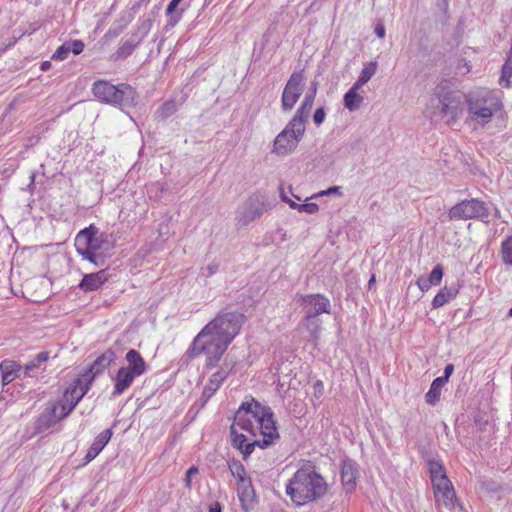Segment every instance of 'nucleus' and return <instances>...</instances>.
Segmentation results:
<instances>
[{
    "label": "nucleus",
    "mask_w": 512,
    "mask_h": 512,
    "mask_svg": "<svg viewBox=\"0 0 512 512\" xmlns=\"http://www.w3.org/2000/svg\"><path fill=\"white\" fill-rule=\"evenodd\" d=\"M232 446L246 460L255 447L268 448L279 439L274 413L253 397L241 403L230 427Z\"/></svg>",
    "instance_id": "nucleus-1"
},
{
    "label": "nucleus",
    "mask_w": 512,
    "mask_h": 512,
    "mask_svg": "<svg viewBox=\"0 0 512 512\" xmlns=\"http://www.w3.org/2000/svg\"><path fill=\"white\" fill-rule=\"evenodd\" d=\"M244 320L245 316L241 313H219L195 336L186 351L187 357L195 358L204 354L206 366L215 367L240 332Z\"/></svg>",
    "instance_id": "nucleus-2"
},
{
    "label": "nucleus",
    "mask_w": 512,
    "mask_h": 512,
    "mask_svg": "<svg viewBox=\"0 0 512 512\" xmlns=\"http://www.w3.org/2000/svg\"><path fill=\"white\" fill-rule=\"evenodd\" d=\"M328 483L313 466L299 468L286 485V493L297 506L317 502L328 492Z\"/></svg>",
    "instance_id": "nucleus-3"
},
{
    "label": "nucleus",
    "mask_w": 512,
    "mask_h": 512,
    "mask_svg": "<svg viewBox=\"0 0 512 512\" xmlns=\"http://www.w3.org/2000/svg\"><path fill=\"white\" fill-rule=\"evenodd\" d=\"M468 120L482 126L489 123L493 115L502 108L496 94L488 89H479L466 96Z\"/></svg>",
    "instance_id": "nucleus-4"
},
{
    "label": "nucleus",
    "mask_w": 512,
    "mask_h": 512,
    "mask_svg": "<svg viewBox=\"0 0 512 512\" xmlns=\"http://www.w3.org/2000/svg\"><path fill=\"white\" fill-rule=\"evenodd\" d=\"M92 92L98 100L119 107H129L136 99V91L130 85H114L106 80L96 81Z\"/></svg>",
    "instance_id": "nucleus-5"
},
{
    "label": "nucleus",
    "mask_w": 512,
    "mask_h": 512,
    "mask_svg": "<svg viewBox=\"0 0 512 512\" xmlns=\"http://www.w3.org/2000/svg\"><path fill=\"white\" fill-rule=\"evenodd\" d=\"M439 101L440 112L446 117V123L453 125L463 113V100L459 92L451 90L447 83H440L434 90Z\"/></svg>",
    "instance_id": "nucleus-6"
},
{
    "label": "nucleus",
    "mask_w": 512,
    "mask_h": 512,
    "mask_svg": "<svg viewBox=\"0 0 512 512\" xmlns=\"http://www.w3.org/2000/svg\"><path fill=\"white\" fill-rule=\"evenodd\" d=\"M290 120L285 128L276 136L273 142L272 152L278 156L291 154L302 140L305 133V125Z\"/></svg>",
    "instance_id": "nucleus-7"
},
{
    "label": "nucleus",
    "mask_w": 512,
    "mask_h": 512,
    "mask_svg": "<svg viewBox=\"0 0 512 512\" xmlns=\"http://www.w3.org/2000/svg\"><path fill=\"white\" fill-rule=\"evenodd\" d=\"M448 217L450 220L481 219L488 222L489 210L484 201L471 198L452 206L448 212Z\"/></svg>",
    "instance_id": "nucleus-8"
},
{
    "label": "nucleus",
    "mask_w": 512,
    "mask_h": 512,
    "mask_svg": "<svg viewBox=\"0 0 512 512\" xmlns=\"http://www.w3.org/2000/svg\"><path fill=\"white\" fill-rule=\"evenodd\" d=\"M304 76L302 72H294L288 79L281 96V108L283 111H291L304 88Z\"/></svg>",
    "instance_id": "nucleus-9"
},
{
    "label": "nucleus",
    "mask_w": 512,
    "mask_h": 512,
    "mask_svg": "<svg viewBox=\"0 0 512 512\" xmlns=\"http://www.w3.org/2000/svg\"><path fill=\"white\" fill-rule=\"evenodd\" d=\"M297 303L303 307L305 316L309 318L318 317L322 313L330 314V300L322 294L299 295Z\"/></svg>",
    "instance_id": "nucleus-10"
},
{
    "label": "nucleus",
    "mask_w": 512,
    "mask_h": 512,
    "mask_svg": "<svg viewBox=\"0 0 512 512\" xmlns=\"http://www.w3.org/2000/svg\"><path fill=\"white\" fill-rule=\"evenodd\" d=\"M266 210L265 202L260 196L249 197L237 213V220L241 225H248L262 216Z\"/></svg>",
    "instance_id": "nucleus-11"
},
{
    "label": "nucleus",
    "mask_w": 512,
    "mask_h": 512,
    "mask_svg": "<svg viewBox=\"0 0 512 512\" xmlns=\"http://www.w3.org/2000/svg\"><path fill=\"white\" fill-rule=\"evenodd\" d=\"M433 491L436 503L448 509H453L457 504L455 491L448 477H442L438 483L433 484Z\"/></svg>",
    "instance_id": "nucleus-12"
},
{
    "label": "nucleus",
    "mask_w": 512,
    "mask_h": 512,
    "mask_svg": "<svg viewBox=\"0 0 512 512\" xmlns=\"http://www.w3.org/2000/svg\"><path fill=\"white\" fill-rule=\"evenodd\" d=\"M97 233L98 228L94 225L80 230L75 238L76 251L97 252L100 249V242L96 238Z\"/></svg>",
    "instance_id": "nucleus-13"
},
{
    "label": "nucleus",
    "mask_w": 512,
    "mask_h": 512,
    "mask_svg": "<svg viewBox=\"0 0 512 512\" xmlns=\"http://www.w3.org/2000/svg\"><path fill=\"white\" fill-rule=\"evenodd\" d=\"M232 368L233 362H227V359H225V362L221 365V367L211 375L202 392V398H204V402H207L220 388L221 384L227 378Z\"/></svg>",
    "instance_id": "nucleus-14"
},
{
    "label": "nucleus",
    "mask_w": 512,
    "mask_h": 512,
    "mask_svg": "<svg viewBox=\"0 0 512 512\" xmlns=\"http://www.w3.org/2000/svg\"><path fill=\"white\" fill-rule=\"evenodd\" d=\"M60 420L62 419L58 415V405L49 402L35 421V432L44 433Z\"/></svg>",
    "instance_id": "nucleus-15"
},
{
    "label": "nucleus",
    "mask_w": 512,
    "mask_h": 512,
    "mask_svg": "<svg viewBox=\"0 0 512 512\" xmlns=\"http://www.w3.org/2000/svg\"><path fill=\"white\" fill-rule=\"evenodd\" d=\"M115 354L112 350L105 351L102 355L98 356L91 366L82 374L84 380L92 383L95 377L101 374L114 360Z\"/></svg>",
    "instance_id": "nucleus-16"
},
{
    "label": "nucleus",
    "mask_w": 512,
    "mask_h": 512,
    "mask_svg": "<svg viewBox=\"0 0 512 512\" xmlns=\"http://www.w3.org/2000/svg\"><path fill=\"white\" fill-rule=\"evenodd\" d=\"M358 478V465L356 462L345 459L341 468V481L346 492H352L356 487Z\"/></svg>",
    "instance_id": "nucleus-17"
},
{
    "label": "nucleus",
    "mask_w": 512,
    "mask_h": 512,
    "mask_svg": "<svg viewBox=\"0 0 512 512\" xmlns=\"http://www.w3.org/2000/svg\"><path fill=\"white\" fill-rule=\"evenodd\" d=\"M138 377V375L134 374L126 367H121L113 379L114 389L112 395L114 397L122 395L133 384V381Z\"/></svg>",
    "instance_id": "nucleus-18"
},
{
    "label": "nucleus",
    "mask_w": 512,
    "mask_h": 512,
    "mask_svg": "<svg viewBox=\"0 0 512 512\" xmlns=\"http://www.w3.org/2000/svg\"><path fill=\"white\" fill-rule=\"evenodd\" d=\"M141 44L137 35H130L127 39H122L117 50L111 55V60L121 61L127 59L133 54L135 49Z\"/></svg>",
    "instance_id": "nucleus-19"
},
{
    "label": "nucleus",
    "mask_w": 512,
    "mask_h": 512,
    "mask_svg": "<svg viewBox=\"0 0 512 512\" xmlns=\"http://www.w3.org/2000/svg\"><path fill=\"white\" fill-rule=\"evenodd\" d=\"M107 280V272L105 270H100L96 273L85 274L78 286L84 292L96 291Z\"/></svg>",
    "instance_id": "nucleus-20"
},
{
    "label": "nucleus",
    "mask_w": 512,
    "mask_h": 512,
    "mask_svg": "<svg viewBox=\"0 0 512 512\" xmlns=\"http://www.w3.org/2000/svg\"><path fill=\"white\" fill-rule=\"evenodd\" d=\"M125 361L127 362V366L125 367L134 374L142 376L146 373L147 364L137 350L130 349L125 355Z\"/></svg>",
    "instance_id": "nucleus-21"
},
{
    "label": "nucleus",
    "mask_w": 512,
    "mask_h": 512,
    "mask_svg": "<svg viewBox=\"0 0 512 512\" xmlns=\"http://www.w3.org/2000/svg\"><path fill=\"white\" fill-rule=\"evenodd\" d=\"M90 386L91 383L85 381L84 377L81 375L65 390L64 394L71 398V400L77 405L89 391Z\"/></svg>",
    "instance_id": "nucleus-22"
},
{
    "label": "nucleus",
    "mask_w": 512,
    "mask_h": 512,
    "mask_svg": "<svg viewBox=\"0 0 512 512\" xmlns=\"http://www.w3.org/2000/svg\"><path fill=\"white\" fill-rule=\"evenodd\" d=\"M112 436V430L106 429L102 431L93 441L91 447L89 448L86 456L85 463H89L103 450V448L108 444L109 440Z\"/></svg>",
    "instance_id": "nucleus-23"
},
{
    "label": "nucleus",
    "mask_w": 512,
    "mask_h": 512,
    "mask_svg": "<svg viewBox=\"0 0 512 512\" xmlns=\"http://www.w3.org/2000/svg\"><path fill=\"white\" fill-rule=\"evenodd\" d=\"M0 372L2 384L7 385L20 376L21 366L13 360L5 359L0 363Z\"/></svg>",
    "instance_id": "nucleus-24"
},
{
    "label": "nucleus",
    "mask_w": 512,
    "mask_h": 512,
    "mask_svg": "<svg viewBox=\"0 0 512 512\" xmlns=\"http://www.w3.org/2000/svg\"><path fill=\"white\" fill-rule=\"evenodd\" d=\"M314 100H315V91L306 93L301 105L297 109L292 120H296V121H298L297 123H299L301 125H305L309 118L312 106L314 104Z\"/></svg>",
    "instance_id": "nucleus-25"
},
{
    "label": "nucleus",
    "mask_w": 512,
    "mask_h": 512,
    "mask_svg": "<svg viewBox=\"0 0 512 512\" xmlns=\"http://www.w3.org/2000/svg\"><path fill=\"white\" fill-rule=\"evenodd\" d=\"M459 292V285L452 284L442 288L433 298L432 307L437 309L444 306L451 299H454Z\"/></svg>",
    "instance_id": "nucleus-26"
},
{
    "label": "nucleus",
    "mask_w": 512,
    "mask_h": 512,
    "mask_svg": "<svg viewBox=\"0 0 512 512\" xmlns=\"http://www.w3.org/2000/svg\"><path fill=\"white\" fill-rule=\"evenodd\" d=\"M359 89L360 87H356V85L353 84L352 87L344 94V107L351 112L358 110L363 103L364 99L359 95Z\"/></svg>",
    "instance_id": "nucleus-27"
},
{
    "label": "nucleus",
    "mask_w": 512,
    "mask_h": 512,
    "mask_svg": "<svg viewBox=\"0 0 512 512\" xmlns=\"http://www.w3.org/2000/svg\"><path fill=\"white\" fill-rule=\"evenodd\" d=\"M183 0H171L166 8V15L168 17L167 24L165 26L166 31H168L170 28L175 27L179 21L182 18V14L184 12V9H177L178 5Z\"/></svg>",
    "instance_id": "nucleus-28"
},
{
    "label": "nucleus",
    "mask_w": 512,
    "mask_h": 512,
    "mask_svg": "<svg viewBox=\"0 0 512 512\" xmlns=\"http://www.w3.org/2000/svg\"><path fill=\"white\" fill-rule=\"evenodd\" d=\"M49 359L48 352L38 353L31 361H29L24 367V376L33 377L36 375V370L40 368L41 364L45 363Z\"/></svg>",
    "instance_id": "nucleus-29"
},
{
    "label": "nucleus",
    "mask_w": 512,
    "mask_h": 512,
    "mask_svg": "<svg viewBox=\"0 0 512 512\" xmlns=\"http://www.w3.org/2000/svg\"><path fill=\"white\" fill-rule=\"evenodd\" d=\"M182 104V101L180 103H177L174 99H169L166 102H164L156 111V118L158 120H165L172 116L177 110L178 107Z\"/></svg>",
    "instance_id": "nucleus-30"
},
{
    "label": "nucleus",
    "mask_w": 512,
    "mask_h": 512,
    "mask_svg": "<svg viewBox=\"0 0 512 512\" xmlns=\"http://www.w3.org/2000/svg\"><path fill=\"white\" fill-rule=\"evenodd\" d=\"M446 383L438 377L433 380L428 392L425 395V400L430 405H435L440 399L442 387Z\"/></svg>",
    "instance_id": "nucleus-31"
},
{
    "label": "nucleus",
    "mask_w": 512,
    "mask_h": 512,
    "mask_svg": "<svg viewBox=\"0 0 512 512\" xmlns=\"http://www.w3.org/2000/svg\"><path fill=\"white\" fill-rule=\"evenodd\" d=\"M378 64L376 61H371L368 64L364 66V68L361 70V73L357 79V81L354 83L356 87H362L365 85L376 73Z\"/></svg>",
    "instance_id": "nucleus-32"
},
{
    "label": "nucleus",
    "mask_w": 512,
    "mask_h": 512,
    "mask_svg": "<svg viewBox=\"0 0 512 512\" xmlns=\"http://www.w3.org/2000/svg\"><path fill=\"white\" fill-rule=\"evenodd\" d=\"M229 470L233 477L237 479L242 484L248 483L250 484L249 477L246 476V470L243 464L238 460H232L229 462Z\"/></svg>",
    "instance_id": "nucleus-33"
},
{
    "label": "nucleus",
    "mask_w": 512,
    "mask_h": 512,
    "mask_svg": "<svg viewBox=\"0 0 512 512\" xmlns=\"http://www.w3.org/2000/svg\"><path fill=\"white\" fill-rule=\"evenodd\" d=\"M54 403L58 405V415L61 419L66 418L77 406L66 394H63L61 399Z\"/></svg>",
    "instance_id": "nucleus-34"
},
{
    "label": "nucleus",
    "mask_w": 512,
    "mask_h": 512,
    "mask_svg": "<svg viewBox=\"0 0 512 512\" xmlns=\"http://www.w3.org/2000/svg\"><path fill=\"white\" fill-rule=\"evenodd\" d=\"M500 255L503 263L511 267L512 266V236L506 237L502 243L500 248Z\"/></svg>",
    "instance_id": "nucleus-35"
},
{
    "label": "nucleus",
    "mask_w": 512,
    "mask_h": 512,
    "mask_svg": "<svg viewBox=\"0 0 512 512\" xmlns=\"http://www.w3.org/2000/svg\"><path fill=\"white\" fill-rule=\"evenodd\" d=\"M429 472L432 485L438 483V480L442 479V477H447L443 465L438 461L429 462Z\"/></svg>",
    "instance_id": "nucleus-36"
},
{
    "label": "nucleus",
    "mask_w": 512,
    "mask_h": 512,
    "mask_svg": "<svg viewBox=\"0 0 512 512\" xmlns=\"http://www.w3.org/2000/svg\"><path fill=\"white\" fill-rule=\"evenodd\" d=\"M305 328L310 332V336L313 340H317L320 333L321 322L318 317L309 318L305 316Z\"/></svg>",
    "instance_id": "nucleus-37"
},
{
    "label": "nucleus",
    "mask_w": 512,
    "mask_h": 512,
    "mask_svg": "<svg viewBox=\"0 0 512 512\" xmlns=\"http://www.w3.org/2000/svg\"><path fill=\"white\" fill-rule=\"evenodd\" d=\"M512 77V62L508 58L502 66L501 76L499 78V84L502 87L508 88L510 86V78Z\"/></svg>",
    "instance_id": "nucleus-38"
},
{
    "label": "nucleus",
    "mask_w": 512,
    "mask_h": 512,
    "mask_svg": "<svg viewBox=\"0 0 512 512\" xmlns=\"http://www.w3.org/2000/svg\"><path fill=\"white\" fill-rule=\"evenodd\" d=\"M77 253L85 260L94 264L97 267H101L105 263L104 257L97 252H89V251H77Z\"/></svg>",
    "instance_id": "nucleus-39"
},
{
    "label": "nucleus",
    "mask_w": 512,
    "mask_h": 512,
    "mask_svg": "<svg viewBox=\"0 0 512 512\" xmlns=\"http://www.w3.org/2000/svg\"><path fill=\"white\" fill-rule=\"evenodd\" d=\"M152 26H153V21H152V19L148 18V19L144 20L141 24H139L137 26V28L135 29V31H133L131 34L134 36L137 35V38H139V40L142 42L143 39L150 32Z\"/></svg>",
    "instance_id": "nucleus-40"
},
{
    "label": "nucleus",
    "mask_w": 512,
    "mask_h": 512,
    "mask_svg": "<svg viewBox=\"0 0 512 512\" xmlns=\"http://www.w3.org/2000/svg\"><path fill=\"white\" fill-rule=\"evenodd\" d=\"M442 277L443 267L438 264L433 268L428 279L430 280V283H432L434 286H437L441 283Z\"/></svg>",
    "instance_id": "nucleus-41"
},
{
    "label": "nucleus",
    "mask_w": 512,
    "mask_h": 512,
    "mask_svg": "<svg viewBox=\"0 0 512 512\" xmlns=\"http://www.w3.org/2000/svg\"><path fill=\"white\" fill-rule=\"evenodd\" d=\"M69 53H70V49H69L68 43L65 42L60 47H58V49L52 55L51 59L62 61L68 57Z\"/></svg>",
    "instance_id": "nucleus-42"
},
{
    "label": "nucleus",
    "mask_w": 512,
    "mask_h": 512,
    "mask_svg": "<svg viewBox=\"0 0 512 512\" xmlns=\"http://www.w3.org/2000/svg\"><path fill=\"white\" fill-rule=\"evenodd\" d=\"M326 118V110L324 107H319L313 114V121L317 126H320Z\"/></svg>",
    "instance_id": "nucleus-43"
},
{
    "label": "nucleus",
    "mask_w": 512,
    "mask_h": 512,
    "mask_svg": "<svg viewBox=\"0 0 512 512\" xmlns=\"http://www.w3.org/2000/svg\"><path fill=\"white\" fill-rule=\"evenodd\" d=\"M70 52H72L75 55H78L83 52L84 50V43L81 40H73L71 42H67Z\"/></svg>",
    "instance_id": "nucleus-44"
},
{
    "label": "nucleus",
    "mask_w": 512,
    "mask_h": 512,
    "mask_svg": "<svg viewBox=\"0 0 512 512\" xmlns=\"http://www.w3.org/2000/svg\"><path fill=\"white\" fill-rule=\"evenodd\" d=\"M319 210V207L316 203H304L299 206V212H305L307 214H315Z\"/></svg>",
    "instance_id": "nucleus-45"
},
{
    "label": "nucleus",
    "mask_w": 512,
    "mask_h": 512,
    "mask_svg": "<svg viewBox=\"0 0 512 512\" xmlns=\"http://www.w3.org/2000/svg\"><path fill=\"white\" fill-rule=\"evenodd\" d=\"M456 69L459 74L465 75L471 71V66L468 61H466L465 59H461L458 61Z\"/></svg>",
    "instance_id": "nucleus-46"
},
{
    "label": "nucleus",
    "mask_w": 512,
    "mask_h": 512,
    "mask_svg": "<svg viewBox=\"0 0 512 512\" xmlns=\"http://www.w3.org/2000/svg\"><path fill=\"white\" fill-rule=\"evenodd\" d=\"M198 473V468L196 466L190 467L185 474L184 483L187 488H191V478L192 476L196 475Z\"/></svg>",
    "instance_id": "nucleus-47"
},
{
    "label": "nucleus",
    "mask_w": 512,
    "mask_h": 512,
    "mask_svg": "<svg viewBox=\"0 0 512 512\" xmlns=\"http://www.w3.org/2000/svg\"><path fill=\"white\" fill-rule=\"evenodd\" d=\"M218 269H219V264L213 262V263L207 265V267L203 269L202 275L207 278L211 277L218 271Z\"/></svg>",
    "instance_id": "nucleus-48"
},
{
    "label": "nucleus",
    "mask_w": 512,
    "mask_h": 512,
    "mask_svg": "<svg viewBox=\"0 0 512 512\" xmlns=\"http://www.w3.org/2000/svg\"><path fill=\"white\" fill-rule=\"evenodd\" d=\"M332 194L342 196L341 187L340 186L329 187L327 190L321 191L319 194L315 195V197L322 196V195H332Z\"/></svg>",
    "instance_id": "nucleus-49"
},
{
    "label": "nucleus",
    "mask_w": 512,
    "mask_h": 512,
    "mask_svg": "<svg viewBox=\"0 0 512 512\" xmlns=\"http://www.w3.org/2000/svg\"><path fill=\"white\" fill-rule=\"evenodd\" d=\"M123 27L110 28L104 35L105 39L112 40L118 37L123 32Z\"/></svg>",
    "instance_id": "nucleus-50"
},
{
    "label": "nucleus",
    "mask_w": 512,
    "mask_h": 512,
    "mask_svg": "<svg viewBox=\"0 0 512 512\" xmlns=\"http://www.w3.org/2000/svg\"><path fill=\"white\" fill-rule=\"evenodd\" d=\"M453 372H454V365L449 363L444 368V375L440 376L438 378L443 380L445 383H447Z\"/></svg>",
    "instance_id": "nucleus-51"
},
{
    "label": "nucleus",
    "mask_w": 512,
    "mask_h": 512,
    "mask_svg": "<svg viewBox=\"0 0 512 512\" xmlns=\"http://www.w3.org/2000/svg\"><path fill=\"white\" fill-rule=\"evenodd\" d=\"M313 389H314V396L316 398H320L324 393L323 382L321 380H317L313 385Z\"/></svg>",
    "instance_id": "nucleus-52"
},
{
    "label": "nucleus",
    "mask_w": 512,
    "mask_h": 512,
    "mask_svg": "<svg viewBox=\"0 0 512 512\" xmlns=\"http://www.w3.org/2000/svg\"><path fill=\"white\" fill-rule=\"evenodd\" d=\"M417 285H418L419 289L423 292L428 291L431 286H434L432 283H430L429 279H423V278H419L417 280Z\"/></svg>",
    "instance_id": "nucleus-53"
},
{
    "label": "nucleus",
    "mask_w": 512,
    "mask_h": 512,
    "mask_svg": "<svg viewBox=\"0 0 512 512\" xmlns=\"http://www.w3.org/2000/svg\"><path fill=\"white\" fill-rule=\"evenodd\" d=\"M281 197H282V200L285 201L289 205L290 208L296 209L299 211V206H301V204H298V203L294 202L293 200L289 199L283 193L281 194Z\"/></svg>",
    "instance_id": "nucleus-54"
},
{
    "label": "nucleus",
    "mask_w": 512,
    "mask_h": 512,
    "mask_svg": "<svg viewBox=\"0 0 512 512\" xmlns=\"http://www.w3.org/2000/svg\"><path fill=\"white\" fill-rule=\"evenodd\" d=\"M35 177H36V173L35 172H32L31 175H30V182L29 184L27 185V188L26 190L29 191V192H33L34 188H35Z\"/></svg>",
    "instance_id": "nucleus-55"
},
{
    "label": "nucleus",
    "mask_w": 512,
    "mask_h": 512,
    "mask_svg": "<svg viewBox=\"0 0 512 512\" xmlns=\"http://www.w3.org/2000/svg\"><path fill=\"white\" fill-rule=\"evenodd\" d=\"M374 31L379 38H383L385 36V27L382 24H377Z\"/></svg>",
    "instance_id": "nucleus-56"
},
{
    "label": "nucleus",
    "mask_w": 512,
    "mask_h": 512,
    "mask_svg": "<svg viewBox=\"0 0 512 512\" xmlns=\"http://www.w3.org/2000/svg\"><path fill=\"white\" fill-rule=\"evenodd\" d=\"M209 512H222L221 505L218 502H216L215 504L210 506Z\"/></svg>",
    "instance_id": "nucleus-57"
},
{
    "label": "nucleus",
    "mask_w": 512,
    "mask_h": 512,
    "mask_svg": "<svg viewBox=\"0 0 512 512\" xmlns=\"http://www.w3.org/2000/svg\"><path fill=\"white\" fill-rule=\"evenodd\" d=\"M51 66L52 64L50 61H44L41 63L40 69L45 72L48 71L51 68Z\"/></svg>",
    "instance_id": "nucleus-58"
},
{
    "label": "nucleus",
    "mask_w": 512,
    "mask_h": 512,
    "mask_svg": "<svg viewBox=\"0 0 512 512\" xmlns=\"http://www.w3.org/2000/svg\"><path fill=\"white\" fill-rule=\"evenodd\" d=\"M315 91V94L317 93V84L316 83H312V86H311V89L309 92H314Z\"/></svg>",
    "instance_id": "nucleus-59"
},
{
    "label": "nucleus",
    "mask_w": 512,
    "mask_h": 512,
    "mask_svg": "<svg viewBox=\"0 0 512 512\" xmlns=\"http://www.w3.org/2000/svg\"><path fill=\"white\" fill-rule=\"evenodd\" d=\"M373 283H375V276L374 275L369 280V283H368L369 287H371Z\"/></svg>",
    "instance_id": "nucleus-60"
},
{
    "label": "nucleus",
    "mask_w": 512,
    "mask_h": 512,
    "mask_svg": "<svg viewBox=\"0 0 512 512\" xmlns=\"http://www.w3.org/2000/svg\"><path fill=\"white\" fill-rule=\"evenodd\" d=\"M149 0H138L137 6H140L141 4H147Z\"/></svg>",
    "instance_id": "nucleus-61"
},
{
    "label": "nucleus",
    "mask_w": 512,
    "mask_h": 512,
    "mask_svg": "<svg viewBox=\"0 0 512 512\" xmlns=\"http://www.w3.org/2000/svg\"><path fill=\"white\" fill-rule=\"evenodd\" d=\"M509 59H510V62H512V46H511V49H510V52H509Z\"/></svg>",
    "instance_id": "nucleus-62"
},
{
    "label": "nucleus",
    "mask_w": 512,
    "mask_h": 512,
    "mask_svg": "<svg viewBox=\"0 0 512 512\" xmlns=\"http://www.w3.org/2000/svg\"><path fill=\"white\" fill-rule=\"evenodd\" d=\"M508 316L509 317H512V307L510 308V310L508 311Z\"/></svg>",
    "instance_id": "nucleus-63"
},
{
    "label": "nucleus",
    "mask_w": 512,
    "mask_h": 512,
    "mask_svg": "<svg viewBox=\"0 0 512 512\" xmlns=\"http://www.w3.org/2000/svg\"><path fill=\"white\" fill-rule=\"evenodd\" d=\"M499 214H500V211L496 210V216H499Z\"/></svg>",
    "instance_id": "nucleus-64"
}]
</instances>
